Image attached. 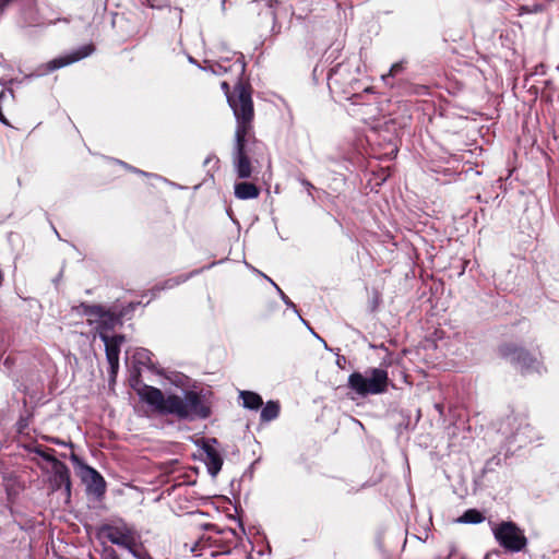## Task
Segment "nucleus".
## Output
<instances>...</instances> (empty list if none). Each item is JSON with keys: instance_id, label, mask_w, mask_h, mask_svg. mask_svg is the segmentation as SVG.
Here are the masks:
<instances>
[{"instance_id": "obj_1", "label": "nucleus", "mask_w": 559, "mask_h": 559, "mask_svg": "<svg viewBox=\"0 0 559 559\" xmlns=\"http://www.w3.org/2000/svg\"><path fill=\"white\" fill-rule=\"evenodd\" d=\"M138 394L158 415H173L178 420L206 419L212 414L205 395L194 390L185 391L183 396L175 393L165 395L160 389L144 384Z\"/></svg>"}, {"instance_id": "obj_2", "label": "nucleus", "mask_w": 559, "mask_h": 559, "mask_svg": "<svg viewBox=\"0 0 559 559\" xmlns=\"http://www.w3.org/2000/svg\"><path fill=\"white\" fill-rule=\"evenodd\" d=\"M206 533L195 535L185 543V548L195 556H202L209 550L212 557L229 554L239 544L240 537L233 528H218L215 524L202 526Z\"/></svg>"}, {"instance_id": "obj_3", "label": "nucleus", "mask_w": 559, "mask_h": 559, "mask_svg": "<svg viewBox=\"0 0 559 559\" xmlns=\"http://www.w3.org/2000/svg\"><path fill=\"white\" fill-rule=\"evenodd\" d=\"M253 88L249 80L236 82L228 105L236 119L235 136H252L254 121Z\"/></svg>"}, {"instance_id": "obj_4", "label": "nucleus", "mask_w": 559, "mask_h": 559, "mask_svg": "<svg viewBox=\"0 0 559 559\" xmlns=\"http://www.w3.org/2000/svg\"><path fill=\"white\" fill-rule=\"evenodd\" d=\"M236 144L233 156V165L237 177L248 179L252 176V160L258 163V157L262 156L266 146L263 142L252 136H235Z\"/></svg>"}, {"instance_id": "obj_5", "label": "nucleus", "mask_w": 559, "mask_h": 559, "mask_svg": "<svg viewBox=\"0 0 559 559\" xmlns=\"http://www.w3.org/2000/svg\"><path fill=\"white\" fill-rule=\"evenodd\" d=\"M388 384V371L381 368L370 369L368 377L355 371L349 374L347 382L348 388L361 396L384 393Z\"/></svg>"}, {"instance_id": "obj_6", "label": "nucleus", "mask_w": 559, "mask_h": 559, "mask_svg": "<svg viewBox=\"0 0 559 559\" xmlns=\"http://www.w3.org/2000/svg\"><path fill=\"white\" fill-rule=\"evenodd\" d=\"M96 537L98 539H107L111 544L129 549L134 556L136 554L138 535L135 530L120 520L115 523L102 524L96 528Z\"/></svg>"}, {"instance_id": "obj_7", "label": "nucleus", "mask_w": 559, "mask_h": 559, "mask_svg": "<svg viewBox=\"0 0 559 559\" xmlns=\"http://www.w3.org/2000/svg\"><path fill=\"white\" fill-rule=\"evenodd\" d=\"M80 313L88 317L87 323H97V333L108 334L114 331L116 326L122 325V319L126 316L124 311L115 312L105 308L102 305H88L81 302L75 308Z\"/></svg>"}, {"instance_id": "obj_8", "label": "nucleus", "mask_w": 559, "mask_h": 559, "mask_svg": "<svg viewBox=\"0 0 559 559\" xmlns=\"http://www.w3.org/2000/svg\"><path fill=\"white\" fill-rule=\"evenodd\" d=\"M498 544L510 552L524 551L527 547V538L524 531L513 521H502L492 528Z\"/></svg>"}, {"instance_id": "obj_9", "label": "nucleus", "mask_w": 559, "mask_h": 559, "mask_svg": "<svg viewBox=\"0 0 559 559\" xmlns=\"http://www.w3.org/2000/svg\"><path fill=\"white\" fill-rule=\"evenodd\" d=\"M498 355L510 360L512 364L520 366L523 370L533 369L538 360L525 347L515 342H503L497 347Z\"/></svg>"}, {"instance_id": "obj_10", "label": "nucleus", "mask_w": 559, "mask_h": 559, "mask_svg": "<svg viewBox=\"0 0 559 559\" xmlns=\"http://www.w3.org/2000/svg\"><path fill=\"white\" fill-rule=\"evenodd\" d=\"M246 61L245 56L241 52H235L230 59H222L215 63H212L205 68L213 74L223 75L226 73L234 74L236 82L245 81L246 73Z\"/></svg>"}, {"instance_id": "obj_11", "label": "nucleus", "mask_w": 559, "mask_h": 559, "mask_svg": "<svg viewBox=\"0 0 559 559\" xmlns=\"http://www.w3.org/2000/svg\"><path fill=\"white\" fill-rule=\"evenodd\" d=\"M99 338L105 344L106 358L109 364L110 374L115 377L119 370L120 348L126 342V336L123 334L110 336L106 333H99Z\"/></svg>"}, {"instance_id": "obj_12", "label": "nucleus", "mask_w": 559, "mask_h": 559, "mask_svg": "<svg viewBox=\"0 0 559 559\" xmlns=\"http://www.w3.org/2000/svg\"><path fill=\"white\" fill-rule=\"evenodd\" d=\"M95 50V47L93 44H87L79 49L72 51L69 55L61 56L58 58H55L46 63V70L48 72H52L55 70H58L60 68H63L66 66L72 64L74 62H78L86 57H88L93 51Z\"/></svg>"}, {"instance_id": "obj_13", "label": "nucleus", "mask_w": 559, "mask_h": 559, "mask_svg": "<svg viewBox=\"0 0 559 559\" xmlns=\"http://www.w3.org/2000/svg\"><path fill=\"white\" fill-rule=\"evenodd\" d=\"M217 443V439L213 438L203 443L204 463L211 476L215 477L222 469L223 457L219 451L212 444Z\"/></svg>"}, {"instance_id": "obj_14", "label": "nucleus", "mask_w": 559, "mask_h": 559, "mask_svg": "<svg viewBox=\"0 0 559 559\" xmlns=\"http://www.w3.org/2000/svg\"><path fill=\"white\" fill-rule=\"evenodd\" d=\"M349 82L348 64L340 62L330 69L328 73V85L330 88L342 87Z\"/></svg>"}, {"instance_id": "obj_15", "label": "nucleus", "mask_w": 559, "mask_h": 559, "mask_svg": "<svg viewBox=\"0 0 559 559\" xmlns=\"http://www.w3.org/2000/svg\"><path fill=\"white\" fill-rule=\"evenodd\" d=\"M86 473L90 477L87 491L97 498H102L106 492V481L104 477L93 467L86 466Z\"/></svg>"}, {"instance_id": "obj_16", "label": "nucleus", "mask_w": 559, "mask_h": 559, "mask_svg": "<svg viewBox=\"0 0 559 559\" xmlns=\"http://www.w3.org/2000/svg\"><path fill=\"white\" fill-rule=\"evenodd\" d=\"M53 481L57 488L64 487L68 492L71 489V479H70V469L68 466L59 461H56L53 465H51Z\"/></svg>"}, {"instance_id": "obj_17", "label": "nucleus", "mask_w": 559, "mask_h": 559, "mask_svg": "<svg viewBox=\"0 0 559 559\" xmlns=\"http://www.w3.org/2000/svg\"><path fill=\"white\" fill-rule=\"evenodd\" d=\"M260 195V188L249 181H241L235 185V197L239 200L257 199Z\"/></svg>"}, {"instance_id": "obj_18", "label": "nucleus", "mask_w": 559, "mask_h": 559, "mask_svg": "<svg viewBox=\"0 0 559 559\" xmlns=\"http://www.w3.org/2000/svg\"><path fill=\"white\" fill-rule=\"evenodd\" d=\"M281 411L280 403L277 401H269L261 411V421L267 423L278 417Z\"/></svg>"}, {"instance_id": "obj_19", "label": "nucleus", "mask_w": 559, "mask_h": 559, "mask_svg": "<svg viewBox=\"0 0 559 559\" xmlns=\"http://www.w3.org/2000/svg\"><path fill=\"white\" fill-rule=\"evenodd\" d=\"M240 397L242 399L243 406L249 409H259L263 405L262 397L252 391H241Z\"/></svg>"}, {"instance_id": "obj_20", "label": "nucleus", "mask_w": 559, "mask_h": 559, "mask_svg": "<svg viewBox=\"0 0 559 559\" xmlns=\"http://www.w3.org/2000/svg\"><path fill=\"white\" fill-rule=\"evenodd\" d=\"M485 520V515L477 509L466 510L459 519V523L478 524Z\"/></svg>"}, {"instance_id": "obj_21", "label": "nucleus", "mask_w": 559, "mask_h": 559, "mask_svg": "<svg viewBox=\"0 0 559 559\" xmlns=\"http://www.w3.org/2000/svg\"><path fill=\"white\" fill-rule=\"evenodd\" d=\"M406 63H407V61H405V60H401L399 62L393 63L389 70V73L386 75L382 76L383 80H385L389 76L393 78V76L397 75L399 73H401L402 71H404Z\"/></svg>"}, {"instance_id": "obj_22", "label": "nucleus", "mask_w": 559, "mask_h": 559, "mask_svg": "<svg viewBox=\"0 0 559 559\" xmlns=\"http://www.w3.org/2000/svg\"><path fill=\"white\" fill-rule=\"evenodd\" d=\"M49 451H53L52 449L44 450L41 447H36L34 449V452L38 454L40 457H43L45 461L51 463V465L55 464L56 461H59L57 457H55Z\"/></svg>"}, {"instance_id": "obj_23", "label": "nucleus", "mask_w": 559, "mask_h": 559, "mask_svg": "<svg viewBox=\"0 0 559 559\" xmlns=\"http://www.w3.org/2000/svg\"><path fill=\"white\" fill-rule=\"evenodd\" d=\"M117 551L111 546H105L102 551V559H119Z\"/></svg>"}, {"instance_id": "obj_24", "label": "nucleus", "mask_w": 559, "mask_h": 559, "mask_svg": "<svg viewBox=\"0 0 559 559\" xmlns=\"http://www.w3.org/2000/svg\"><path fill=\"white\" fill-rule=\"evenodd\" d=\"M428 91V87L426 85H414L412 86V93L417 95L426 94Z\"/></svg>"}, {"instance_id": "obj_25", "label": "nucleus", "mask_w": 559, "mask_h": 559, "mask_svg": "<svg viewBox=\"0 0 559 559\" xmlns=\"http://www.w3.org/2000/svg\"><path fill=\"white\" fill-rule=\"evenodd\" d=\"M221 87L222 90L224 91L225 95H226V98L227 100L229 99V96L233 94V91L230 90V85L227 81H223L221 83Z\"/></svg>"}, {"instance_id": "obj_26", "label": "nucleus", "mask_w": 559, "mask_h": 559, "mask_svg": "<svg viewBox=\"0 0 559 559\" xmlns=\"http://www.w3.org/2000/svg\"><path fill=\"white\" fill-rule=\"evenodd\" d=\"M380 300H381L380 294L378 292H374L373 293V297H372V302H371L372 304V306H371V310L372 311H374L378 308V306L380 304Z\"/></svg>"}, {"instance_id": "obj_27", "label": "nucleus", "mask_w": 559, "mask_h": 559, "mask_svg": "<svg viewBox=\"0 0 559 559\" xmlns=\"http://www.w3.org/2000/svg\"><path fill=\"white\" fill-rule=\"evenodd\" d=\"M138 305H139V302H130L127 307H123L120 311H124L126 316H127L130 311H134V309L136 308Z\"/></svg>"}, {"instance_id": "obj_28", "label": "nucleus", "mask_w": 559, "mask_h": 559, "mask_svg": "<svg viewBox=\"0 0 559 559\" xmlns=\"http://www.w3.org/2000/svg\"><path fill=\"white\" fill-rule=\"evenodd\" d=\"M138 305H139V302H130L127 307H123L120 311H124L126 316H127L130 311H134V309L136 308Z\"/></svg>"}, {"instance_id": "obj_29", "label": "nucleus", "mask_w": 559, "mask_h": 559, "mask_svg": "<svg viewBox=\"0 0 559 559\" xmlns=\"http://www.w3.org/2000/svg\"><path fill=\"white\" fill-rule=\"evenodd\" d=\"M72 460L78 461V456L75 454H72Z\"/></svg>"}, {"instance_id": "obj_30", "label": "nucleus", "mask_w": 559, "mask_h": 559, "mask_svg": "<svg viewBox=\"0 0 559 559\" xmlns=\"http://www.w3.org/2000/svg\"><path fill=\"white\" fill-rule=\"evenodd\" d=\"M2 96H4L3 92H2V93H0V98H1Z\"/></svg>"}]
</instances>
